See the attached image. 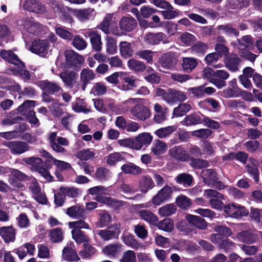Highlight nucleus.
Returning a JSON list of instances; mask_svg holds the SVG:
<instances>
[{"label":"nucleus","mask_w":262,"mask_h":262,"mask_svg":"<svg viewBox=\"0 0 262 262\" xmlns=\"http://www.w3.org/2000/svg\"><path fill=\"white\" fill-rule=\"evenodd\" d=\"M177 210L176 205L170 204L165 205L159 209L158 213L161 216H168L173 214Z\"/></svg>","instance_id":"45"},{"label":"nucleus","mask_w":262,"mask_h":262,"mask_svg":"<svg viewBox=\"0 0 262 262\" xmlns=\"http://www.w3.org/2000/svg\"><path fill=\"white\" fill-rule=\"evenodd\" d=\"M49 45L48 41L45 40H35L32 43V46L30 50L40 56L44 57L48 54L49 51Z\"/></svg>","instance_id":"9"},{"label":"nucleus","mask_w":262,"mask_h":262,"mask_svg":"<svg viewBox=\"0 0 262 262\" xmlns=\"http://www.w3.org/2000/svg\"><path fill=\"white\" fill-rule=\"evenodd\" d=\"M20 25L23 26L25 30L28 33L38 35L42 29L41 25L35 21L32 18H26L21 21Z\"/></svg>","instance_id":"14"},{"label":"nucleus","mask_w":262,"mask_h":262,"mask_svg":"<svg viewBox=\"0 0 262 262\" xmlns=\"http://www.w3.org/2000/svg\"><path fill=\"white\" fill-rule=\"evenodd\" d=\"M201 176L204 182L208 185L214 187L219 190L224 189L225 186L219 181L217 174L213 169H206L203 170Z\"/></svg>","instance_id":"6"},{"label":"nucleus","mask_w":262,"mask_h":262,"mask_svg":"<svg viewBox=\"0 0 262 262\" xmlns=\"http://www.w3.org/2000/svg\"><path fill=\"white\" fill-rule=\"evenodd\" d=\"M66 214L74 219H84L85 215L84 208L79 205L69 207L67 209Z\"/></svg>","instance_id":"28"},{"label":"nucleus","mask_w":262,"mask_h":262,"mask_svg":"<svg viewBox=\"0 0 262 262\" xmlns=\"http://www.w3.org/2000/svg\"><path fill=\"white\" fill-rule=\"evenodd\" d=\"M204 195L209 200V203L211 208L217 210L224 209L225 206L223 200H225V198L218 191L210 189H207L204 190Z\"/></svg>","instance_id":"5"},{"label":"nucleus","mask_w":262,"mask_h":262,"mask_svg":"<svg viewBox=\"0 0 262 262\" xmlns=\"http://www.w3.org/2000/svg\"><path fill=\"white\" fill-rule=\"evenodd\" d=\"M127 66L130 69L138 72L143 71L146 68L143 62L135 59H129L127 62Z\"/></svg>","instance_id":"52"},{"label":"nucleus","mask_w":262,"mask_h":262,"mask_svg":"<svg viewBox=\"0 0 262 262\" xmlns=\"http://www.w3.org/2000/svg\"><path fill=\"white\" fill-rule=\"evenodd\" d=\"M120 53L124 58H128L133 54V50L130 43L127 41H122L119 44Z\"/></svg>","instance_id":"40"},{"label":"nucleus","mask_w":262,"mask_h":262,"mask_svg":"<svg viewBox=\"0 0 262 262\" xmlns=\"http://www.w3.org/2000/svg\"><path fill=\"white\" fill-rule=\"evenodd\" d=\"M198 64V62L195 58L192 57H184L182 59V67L183 70L190 73L194 69Z\"/></svg>","instance_id":"35"},{"label":"nucleus","mask_w":262,"mask_h":262,"mask_svg":"<svg viewBox=\"0 0 262 262\" xmlns=\"http://www.w3.org/2000/svg\"><path fill=\"white\" fill-rule=\"evenodd\" d=\"M141 218L152 225H156L158 218L153 213L147 210H142L139 212Z\"/></svg>","instance_id":"38"},{"label":"nucleus","mask_w":262,"mask_h":262,"mask_svg":"<svg viewBox=\"0 0 262 262\" xmlns=\"http://www.w3.org/2000/svg\"><path fill=\"white\" fill-rule=\"evenodd\" d=\"M154 186V182L148 176L142 177L139 182V189L140 191L144 193L147 192L149 190L151 189Z\"/></svg>","instance_id":"30"},{"label":"nucleus","mask_w":262,"mask_h":262,"mask_svg":"<svg viewBox=\"0 0 262 262\" xmlns=\"http://www.w3.org/2000/svg\"><path fill=\"white\" fill-rule=\"evenodd\" d=\"M49 235L51 241L53 243L60 242L63 239V232L60 228H57L52 230Z\"/></svg>","instance_id":"56"},{"label":"nucleus","mask_w":262,"mask_h":262,"mask_svg":"<svg viewBox=\"0 0 262 262\" xmlns=\"http://www.w3.org/2000/svg\"><path fill=\"white\" fill-rule=\"evenodd\" d=\"M69 228L72 230H81V229H90L89 225L83 220L70 222L68 223Z\"/></svg>","instance_id":"50"},{"label":"nucleus","mask_w":262,"mask_h":262,"mask_svg":"<svg viewBox=\"0 0 262 262\" xmlns=\"http://www.w3.org/2000/svg\"><path fill=\"white\" fill-rule=\"evenodd\" d=\"M191 108V105L188 103L181 104L173 110V114L176 117L184 116Z\"/></svg>","instance_id":"54"},{"label":"nucleus","mask_w":262,"mask_h":262,"mask_svg":"<svg viewBox=\"0 0 262 262\" xmlns=\"http://www.w3.org/2000/svg\"><path fill=\"white\" fill-rule=\"evenodd\" d=\"M201 122V119L199 116L191 114L187 116L181 123L184 125L189 126L198 124Z\"/></svg>","instance_id":"53"},{"label":"nucleus","mask_w":262,"mask_h":262,"mask_svg":"<svg viewBox=\"0 0 262 262\" xmlns=\"http://www.w3.org/2000/svg\"><path fill=\"white\" fill-rule=\"evenodd\" d=\"M258 162L254 159H250L249 162L246 166L248 172L253 177L256 183L259 181V170L257 168Z\"/></svg>","instance_id":"32"},{"label":"nucleus","mask_w":262,"mask_h":262,"mask_svg":"<svg viewBox=\"0 0 262 262\" xmlns=\"http://www.w3.org/2000/svg\"><path fill=\"white\" fill-rule=\"evenodd\" d=\"M75 15L81 21L91 19L95 15V10L92 8L74 11Z\"/></svg>","instance_id":"33"},{"label":"nucleus","mask_w":262,"mask_h":262,"mask_svg":"<svg viewBox=\"0 0 262 262\" xmlns=\"http://www.w3.org/2000/svg\"><path fill=\"white\" fill-rule=\"evenodd\" d=\"M203 76L220 89L226 85L225 80L229 78V74L225 70L214 71L211 68L207 67L203 70Z\"/></svg>","instance_id":"3"},{"label":"nucleus","mask_w":262,"mask_h":262,"mask_svg":"<svg viewBox=\"0 0 262 262\" xmlns=\"http://www.w3.org/2000/svg\"><path fill=\"white\" fill-rule=\"evenodd\" d=\"M0 56L5 60L13 64V66H11L9 69L10 74L19 76L25 80L30 78V73L25 69V64L11 50H2L0 52Z\"/></svg>","instance_id":"1"},{"label":"nucleus","mask_w":262,"mask_h":262,"mask_svg":"<svg viewBox=\"0 0 262 262\" xmlns=\"http://www.w3.org/2000/svg\"><path fill=\"white\" fill-rule=\"evenodd\" d=\"M216 29L219 33L223 34L229 37H237L239 35V32L237 30L233 27V25L231 24L219 25L216 27Z\"/></svg>","instance_id":"20"},{"label":"nucleus","mask_w":262,"mask_h":262,"mask_svg":"<svg viewBox=\"0 0 262 262\" xmlns=\"http://www.w3.org/2000/svg\"><path fill=\"white\" fill-rule=\"evenodd\" d=\"M122 245L119 243L111 244L105 246L102 249L103 253L106 256L112 258L118 255L121 251Z\"/></svg>","instance_id":"22"},{"label":"nucleus","mask_w":262,"mask_h":262,"mask_svg":"<svg viewBox=\"0 0 262 262\" xmlns=\"http://www.w3.org/2000/svg\"><path fill=\"white\" fill-rule=\"evenodd\" d=\"M124 105L134 104L129 110L130 115L136 119L144 121L149 119L151 112L148 107L145 105L141 99L129 98L123 102Z\"/></svg>","instance_id":"2"},{"label":"nucleus","mask_w":262,"mask_h":262,"mask_svg":"<svg viewBox=\"0 0 262 262\" xmlns=\"http://www.w3.org/2000/svg\"><path fill=\"white\" fill-rule=\"evenodd\" d=\"M186 219L190 224L196 228L204 229L206 227L205 221L199 216L188 214L186 216Z\"/></svg>","instance_id":"37"},{"label":"nucleus","mask_w":262,"mask_h":262,"mask_svg":"<svg viewBox=\"0 0 262 262\" xmlns=\"http://www.w3.org/2000/svg\"><path fill=\"white\" fill-rule=\"evenodd\" d=\"M246 244H252L256 241V236L251 230L244 231L237 234L234 239Z\"/></svg>","instance_id":"23"},{"label":"nucleus","mask_w":262,"mask_h":262,"mask_svg":"<svg viewBox=\"0 0 262 262\" xmlns=\"http://www.w3.org/2000/svg\"><path fill=\"white\" fill-rule=\"evenodd\" d=\"M60 104L57 103L56 101H53L51 105H49L50 111L54 116L56 117H59L62 115L64 111L60 107Z\"/></svg>","instance_id":"63"},{"label":"nucleus","mask_w":262,"mask_h":262,"mask_svg":"<svg viewBox=\"0 0 262 262\" xmlns=\"http://www.w3.org/2000/svg\"><path fill=\"white\" fill-rule=\"evenodd\" d=\"M23 162L31 166V169L37 172L42 177L49 181H52L53 178L50 173L43 165L42 160L39 157H31L25 158L23 159Z\"/></svg>","instance_id":"4"},{"label":"nucleus","mask_w":262,"mask_h":262,"mask_svg":"<svg viewBox=\"0 0 262 262\" xmlns=\"http://www.w3.org/2000/svg\"><path fill=\"white\" fill-rule=\"evenodd\" d=\"M59 191L64 193L66 196L74 198L80 193V190L76 188L69 187H60Z\"/></svg>","instance_id":"55"},{"label":"nucleus","mask_w":262,"mask_h":262,"mask_svg":"<svg viewBox=\"0 0 262 262\" xmlns=\"http://www.w3.org/2000/svg\"><path fill=\"white\" fill-rule=\"evenodd\" d=\"M166 35L162 32H158L156 33H147L144 36L145 41L150 45H158L161 41H163V43H168L167 39H164Z\"/></svg>","instance_id":"16"},{"label":"nucleus","mask_w":262,"mask_h":262,"mask_svg":"<svg viewBox=\"0 0 262 262\" xmlns=\"http://www.w3.org/2000/svg\"><path fill=\"white\" fill-rule=\"evenodd\" d=\"M7 146L13 154H21L29 149L28 144L23 141H14L7 143Z\"/></svg>","instance_id":"17"},{"label":"nucleus","mask_w":262,"mask_h":262,"mask_svg":"<svg viewBox=\"0 0 262 262\" xmlns=\"http://www.w3.org/2000/svg\"><path fill=\"white\" fill-rule=\"evenodd\" d=\"M122 240L124 244L134 249H144L145 248V246L139 242L133 235H124L122 237Z\"/></svg>","instance_id":"29"},{"label":"nucleus","mask_w":262,"mask_h":262,"mask_svg":"<svg viewBox=\"0 0 262 262\" xmlns=\"http://www.w3.org/2000/svg\"><path fill=\"white\" fill-rule=\"evenodd\" d=\"M95 153L90 149H83L77 152V157L81 160L87 161L94 157Z\"/></svg>","instance_id":"59"},{"label":"nucleus","mask_w":262,"mask_h":262,"mask_svg":"<svg viewBox=\"0 0 262 262\" xmlns=\"http://www.w3.org/2000/svg\"><path fill=\"white\" fill-rule=\"evenodd\" d=\"M137 26L135 18L131 16H124L119 21L120 28L123 31L130 32Z\"/></svg>","instance_id":"21"},{"label":"nucleus","mask_w":262,"mask_h":262,"mask_svg":"<svg viewBox=\"0 0 262 262\" xmlns=\"http://www.w3.org/2000/svg\"><path fill=\"white\" fill-rule=\"evenodd\" d=\"M176 181L184 186H190L192 182V177L191 175L185 173L178 174L175 178Z\"/></svg>","instance_id":"48"},{"label":"nucleus","mask_w":262,"mask_h":262,"mask_svg":"<svg viewBox=\"0 0 262 262\" xmlns=\"http://www.w3.org/2000/svg\"><path fill=\"white\" fill-rule=\"evenodd\" d=\"M172 190L169 186H165L162 188L158 193L153 198L152 203L154 205L159 206L166 201L171 196Z\"/></svg>","instance_id":"12"},{"label":"nucleus","mask_w":262,"mask_h":262,"mask_svg":"<svg viewBox=\"0 0 262 262\" xmlns=\"http://www.w3.org/2000/svg\"><path fill=\"white\" fill-rule=\"evenodd\" d=\"M177 129V126L176 125H172L168 126L165 127L161 128L160 129H157L155 134L159 138H165L172 133L175 132Z\"/></svg>","instance_id":"43"},{"label":"nucleus","mask_w":262,"mask_h":262,"mask_svg":"<svg viewBox=\"0 0 262 262\" xmlns=\"http://www.w3.org/2000/svg\"><path fill=\"white\" fill-rule=\"evenodd\" d=\"M97 179L101 181H106L111 177V173L110 170L104 167H100L96 169L95 173Z\"/></svg>","instance_id":"51"},{"label":"nucleus","mask_w":262,"mask_h":262,"mask_svg":"<svg viewBox=\"0 0 262 262\" xmlns=\"http://www.w3.org/2000/svg\"><path fill=\"white\" fill-rule=\"evenodd\" d=\"M169 154L172 157L181 161H187L189 159V155L182 146L172 147L169 150Z\"/></svg>","instance_id":"18"},{"label":"nucleus","mask_w":262,"mask_h":262,"mask_svg":"<svg viewBox=\"0 0 262 262\" xmlns=\"http://www.w3.org/2000/svg\"><path fill=\"white\" fill-rule=\"evenodd\" d=\"M89 194L92 195H96L95 200L97 201V198L100 197H106L103 195H107L108 194L107 188L102 186H98L90 188L88 190Z\"/></svg>","instance_id":"44"},{"label":"nucleus","mask_w":262,"mask_h":262,"mask_svg":"<svg viewBox=\"0 0 262 262\" xmlns=\"http://www.w3.org/2000/svg\"><path fill=\"white\" fill-rule=\"evenodd\" d=\"M164 9L165 10L161 11L160 12L165 19H171L179 15V11L174 9L170 4Z\"/></svg>","instance_id":"42"},{"label":"nucleus","mask_w":262,"mask_h":262,"mask_svg":"<svg viewBox=\"0 0 262 262\" xmlns=\"http://www.w3.org/2000/svg\"><path fill=\"white\" fill-rule=\"evenodd\" d=\"M152 140V136L148 133H142L139 134L134 139L135 149L140 150L144 146H148Z\"/></svg>","instance_id":"15"},{"label":"nucleus","mask_w":262,"mask_h":262,"mask_svg":"<svg viewBox=\"0 0 262 262\" xmlns=\"http://www.w3.org/2000/svg\"><path fill=\"white\" fill-rule=\"evenodd\" d=\"M72 238L78 243H82L88 241V237L81 230H72Z\"/></svg>","instance_id":"61"},{"label":"nucleus","mask_w":262,"mask_h":262,"mask_svg":"<svg viewBox=\"0 0 262 262\" xmlns=\"http://www.w3.org/2000/svg\"><path fill=\"white\" fill-rule=\"evenodd\" d=\"M38 256L40 258H49L50 257V250L49 247L44 244H39L37 246Z\"/></svg>","instance_id":"60"},{"label":"nucleus","mask_w":262,"mask_h":262,"mask_svg":"<svg viewBox=\"0 0 262 262\" xmlns=\"http://www.w3.org/2000/svg\"><path fill=\"white\" fill-rule=\"evenodd\" d=\"M241 90H237L233 88L228 87L223 90L221 95L225 98H236L239 96Z\"/></svg>","instance_id":"58"},{"label":"nucleus","mask_w":262,"mask_h":262,"mask_svg":"<svg viewBox=\"0 0 262 262\" xmlns=\"http://www.w3.org/2000/svg\"><path fill=\"white\" fill-rule=\"evenodd\" d=\"M83 246L84 249L79 253L80 255L82 257H90L95 253L96 249L91 245L88 244H84Z\"/></svg>","instance_id":"62"},{"label":"nucleus","mask_w":262,"mask_h":262,"mask_svg":"<svg viewBox=\"0 0 262 262\" xmlns=\"http://www.w3.org/2000/svg\"><path fill=\"white\" fill-rule=\"evenodd\" d=\"M224 212L228 216L235 219L247 216L249 213L248 210L245 207L235 204H229L225 206Z\"/></svg>","instance_id":"7"},{"label":"nucleus","mask_w":262,"mask_h":262,"mask_svg":"<svg viewBox=\"0 0 262 262\" xmlns=\"http://www.w3.org/2000/svg\"><path fill=\"white\" fill-rule=\"evenodd\" d=\"M119 233V225L118 224L112 225L105 229L98 230L97 231V234L105 241L117 238Z\"/></svg>","instance_id":"8"},{"label":"nucleus","mask_w":262,"mask_h":262,"mask_svg":"<svg viewBox=\"0 0 262 262\" xmlns=\"http://www.w3.org/2000/svg\"><path fill=\"white\" fill-rule=\"evenodd\" d=\"M120 262H137L136 254L132 250H127L122 255L120 259Z\"/></svg>","instance_id":"64"},{"label":"nucleus","mask_w":262,"mask_h":262,"mask_svg":"<svg viewBox=\"0 0 262 262\" xmlns=\"http://www.w3.org/2000/svg\"><path fill=\"white\" fill-rule=\"evenodd\" d=\"M95 78V74L94 72L89 68H85L82 70L80 73V80L82 83L81 89L84 91L87 84Z\"/></svg>","instance_id":"26"},{"label":"nucleus","mask_w":262,"mask_h":262,"mask_svg":"<svg viewBox=\"0 0 262 262\" xmlns=\"http://www.w3.org/2000/svg\"><path fill=\"white\" fill-rule=\"evenodd\" d=\"M177 205L182 209H186L189 207L191 202L189 198L184 195H180L176 199Z\"/></svg>","instance_id":"57"},{"label":"nucleus","mask_w":262,"mask_h":262,"mask_svg":"<svg viewBox=\"0 0 262 262\" xmlns=\"http://www.w3.org/2000/svg\"><path fill=\"white\" fill-rule=\"evenodd\" d=\"M63 258L68 261L78 260L79 257L76 251L68 247H65L62 251Z\"/></svg>","instance_id":"46"},{"label":"nucleus","mask_w":262,"mask_h":262,"mask_svg":"<svg viewBox=\"0 0 262 262\" xmlns=\"http://www.w3.org/2000/svg\"><path fill=\"white\" fill-rule=\"evenodd\" d=\"M121 169L123 172L128 174H138L142 172L141 168L132 163L123 165Z\"/></svg>","instance_id":"41"},{"label":"nucleus","mask_w":262,"mask_h":262,"mask_svg":"<svg viewBox=\"0 0 262 262\" xmlns=\"http://www.w3.org/2000/svg\"><path fill=\"white\" fill-rule=\"evenodd\" d=\"M107 86L102 82H97L95 83L91 89V94L94 96H102L106 93Z\"/></svg>","instance_id":"49"},{"label":"nucleus","mask_w":262,"mask_h":262,"mask_svg":"<svg viewBox=\"0 0 262 262\" xmlns=\"http://www.w3.org/2000/svg\"><path fill=\"white\" fill-rule=\"evenodd\" d=\"M241 61V59L237 55L234 54L229 57L225 63L228 70L232 72H236L238 70V66Z\"/></svg>","instance_id":"31"},{"label":"nucleus","mask_w":262,"mask_h":262,"mask_svg":"<svg viewBox=\"0 0 262 262\" xmlns=\"http://www.w3.org/2000/svg\"><path fill=\"white\" fill-rule=\"evenodd\" d=\"M167 148L168 147L166 143L157 139L154 141L151 150L155 155L158 156L165 153Z\"/></svg>","instance_id":"34"},{"label":"nucleus","mask_w":262,"mask_h":262,"mask_svg":"<svg viewBox=\"0 0 262 262\" xmlns=\"http://www.w3.org/2000/svg\"><path fill=\"white\" fill-rule=\"evenodd\" d=\"M38 85L44 91L51 94L61 91L62 88L57 83L48 81H41Z\"/></svg>","instance_id":"24"},{"label":"nucleus","mask_w":262,"mask_h":262,"mask_svg":"<svg viewBox=\"0 0 262 262\" xmlns=\"http://www.w3.org/2000/svg\"><path fill=\"white\" fill-rule=\"evenodd\" d=\"M0 235L6 243L13 242L15 239V231L11 226L0 228Z\"/></svg>","instance_id":"27"},{"label":"nucleus","mask_w":262,"mask_h":262,"mask_svg":"<svg viewBox=\"0 0 262 262\" xmlns=\"http://www.w3.org/2000/svg\"><path fill=\"white\" fill-rule=\"evenodd\" d=\"M84 35L86 37L90 38L91 44L93 50L97 52H99L102 50L101 36L96 31L88 30L85 32Z\"/></svg>","instance_id":"13"},{"label":"nucleus","mask_w":262,"mask_h":262,"mask_svg":"<svg viewBox=\"0 0 262 262\" xmlns=\"http://www.w3.org/2000/svg\"><path fill=\"white\" fill-rule=\"evenodd\" d=\"M97 199L98 202L105 204L110 207L114 208L115 210H117L123 206V202L116 200L110 197L99 196Z\"/></svg>","instance_id":"36"},{"label":"nucleus","mask_w":262,"mask_h":262,"mask_svg":"<svg viewBox=\"0 0 262 262\" xmlns=\"http://www.w3.org/2000/svg\"><path fill=\"white\" fill-rule=\"evenodd\" d=\"M60 78L62 79L64 85L69 88H73L75 86L76 91L78 89V85L77 83L78 75L74 72H63L59 74Z\"/></svg>","instance_id":"10"},{"label":"nucleus","mask_w":262,"mask_h":262,"mask_svg":"<svg viewBox=\"0 0 262 262\" xmlns=\"http://www.w3.org/2000/svg\"><path fill=\"white\" fill-rule=\"evenodd\" d=\"M160 63L162 67L167 69L173 68L177 63V59L173 54L167 53L164 54L160 59Z\"/></svg>","instance_id":"25"},{"label":"nucleus","mask_w":262,"mask_h":262,"mask_svg":"<svg viewBox=\"0 0 262 262\" xmlns=\"http://www.w3.org/2000/svg\"><path fill=\"white\" fill-rule=\"evenodd\" d=\"M123 155L120 152H113L104 158L106 163L110 166L115 165L118 162L124 160Z\"/></svg>","instance_id":"39"},{"label":"nucleus","mask_w":262,"mask_h":262,"mask_svg":"<svg viewBox=\"0 0 262 262\" xmlns=\"http://www.w3.org/2000/svg\"><path fill=\"white\" fill-rule=\"evenodd\" d=\"M157 224L158 228L166 232L171 231L174 227L173 221L169 218H166L159 222Z\"/></svg>","instance_id":"47"},{"label":"nucleus","mask_w":262,"mask_h":262,"mask_svg":"<svg viewBox=\"0 0 262 262\" xmlns=\"http://www.w3.org/2000/svg\"><path fill=\"white\" fill-rule=\"evenodd\" d=\"M64 55L68 67L77 66L84 62V58L73 50H66Z\"/></svg>","instance_id":"11"},{"label":"nucleus","mask_w":262,"mask_h":262,"mask_svg":"<svg viewBox=\"0 0 262 262\" xmlns=\"http://www.w3.org/2000/svg\"><path fill=\"white\" fill-rule=\"evenodd\" d=\"M154 110L155 112L154 117V120L157 123H160L167 118L168 110L166 107H162L159 103H156L154 106Z\"/></svg>","instance_id":"19"}]
</instances>
